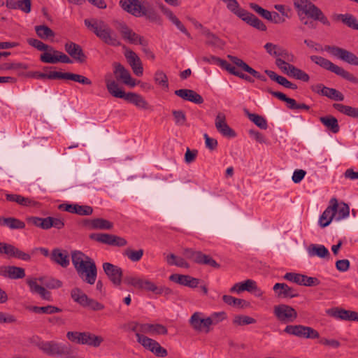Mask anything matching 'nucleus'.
Returning a JSON list of instances; mask_svg holds the SVG:
<instances>
[{
	"mask_svg": "<svg viewBox=\"0 0 358 358\" xmlns=\"http://www.w3.org/2000/svg\"><path fill=\"white\" fill-rule=\"evenodd\" d=\"M206 43L210 45L216 46V47H222L224 45L223 41L215 34L211 32H207L206 34Z\"/></svg>",
	"mask_w": 358,
	"mask_h": 358,
	"instance_id": "0e129e2a",
	"label": "nucleus"
},
{
	"mask_svg": "<svg viewBox=\"0 0 358 358\" xmlns=\"http://www.w3.org/2000/svg\"><path fill=\"white\" fill-rule=\"evenodd\" d=\"M324 50L333 56L350 65L358 66V57L350 51L337 46L331 45H326Z\"/></svg>",
	"mask_w": 358,
	"mask_h": 358,
	"instance_id": "6e6552de",
	"label": "nucleus"
},
{
	"mask_svg": "<svg viewBox=\"0 0 358 358\" xmlns=\"http://www.w3.org/2000/svg\"><path fill=\"white\" fill-rule=\"evenodd\" d=\"M124 56L131 67L134 73L137 76H141L143 73V68L142 62L136 53L130 49H127L124 52Z\"/></svg>",
	"mask_w": 358,
	"mask_h": 358,
	"instance_id": "4be33fe9",
	"label": "nucleus"
},
{
	"mask_svg": "<svg viewBox=\"0 0 358 358\" xmlns=\"http://www.w3.org/2000/svg\"><path fill=\"white\" fill-rule=\"evenodd\" d=\"M320 281L315 277H309L306 275L301 274L299 285L313 287L320 285Z\"/></svg>",
	"mask_w": 358,
	"mask_h": 358,
	"instance_id": "e2e57ef3",
	"label": "nucleus"
},
{
	"mask_svg": "<svg viewBox=\"0 0 358 358\" xmlns=\"http://www.w3.org/2000/svg\"><path fill=\"white\" fill-rule=\"evenodd\" d=\"M304 328H305V326L301 325V324H298V325H287L285 328L284 332L287 334L295 336H297V337L305 338V334H304L305 330H304Z\"/></svg>",
	"mask_w": 358,
	"mask_h": 358,
	"instance_id": "8fccbe9b",
	"label": "nucleus"
},
{
	"mask_svg": "<svg viewBox=\"0 0 358 358\" xmlns=\"http://www.w3.org/2000/svg\"><path fill=\"white\" fill-rule=\"evenodd\" d=\"M64 50L73 59L80 63H83L86 59L81 46L76 43L66 42L64 45Z\"/></svg>",
	"mask_w": 358,
	"mask_h": 358,
	"instance_id": "5701e85b",
	"label": "nucleus"
},
{
	"mask_svg": "<svg viewBox=\"0 0 358 358\" xmlns=\"http://www.w3.org/2000/svg\"><path fill=\"white\" fill-rule=\"evenodd\" d=\"M273 289L279 297L292 299L299 296V293L296 289L289 287L285 283H275Z\"/></svg>",
	"mask_w": 358,
	"mask_h": 358,
	"instance_id": "393cba45",
	"label": "nucleus"
},
{
	"mask_svg": "<svg viewBox=\"0 0 358 358\" xmlns=\"http://www.w3.org/2000/svg\"><path fill=\"white\" fill-rule=\"evenodd\" d=\"M223 2L227 4V8L234 15L240 18L243 16L246 10L241 8L236 0H225Z\"/></svg>",
	"mask_w": 358,
	"mask_h": 358,
	"instance_id": "09e8293b",
	"label": "nucleus"
},
{
	"mask_svg": "<svg viewBox=\"0 0 358 358\" xmlns=\"http://www.w3.org/2000/svg\"><path fill=\"white\" fill-rule=\"evenodd\" d=\"M320 122L332 133L336 134L340 130L338 120L331 115L324 116L320 118Z\"/></svg>",
	"mask_w": 358,
	"mask_h": 358,
	"instance_id": "a19ab883",
	"label": "nucleus"
},
{
	"mask_svg": "<svg viewBox=\"0 0 358 358\" xmlns=\"http://www.w3.org/2000/svg\"><path fill=\"white\" fill-rule=\"evenodd\" d=\"M334 20L341 21L348 27L358 30V20L352 14H336L334 15Z\"/></svg>",
	"mask_w": 358,
	"mask_h": 358,
	"instance_id": "58836bf2",
	"label": "nucleus"
},
{
	"mask_svg": "<svg viewBox=\"0 0 358 358\" xmlns=\"http://www.w3.org/2000/svg\"><path fill=\"white\" fill-rule=\"evenodd\" d=\"M310 59L313 62L319 65L322 68L333 72L337 76H339L352 83H358V78L353 74L345 70L343 68L334 64L330 60L317 55H312Z\"/></svg>",
	"mask_w": 358,
	"mask_h": 358,
	"instance_id": "20e7f679",
	"label": "nucleus"
},
{
	"mask_svg": "<svg viewBox=\"0 0 358 358\" xmlns=\"http://www.w3.org/2000/svg\"><path fill=\"white\" fill-rule=\"evenodd\" d=\"M249 6L253 11H255L264 19L268 21L269 20V19H271V11L263 8L262 7H261L260 6L255 3H250L249 4Z\"/></svg>",
	"mask_w": 358,
	"mask_h": 358,
	"instance_id": "13d9d810",
	"label": "nucleus"
},
{
	"mask_svg": "<svg viewBox=\"0 0 358 358\" xmlns=\"http://www.w3.org/2000/svg\"><path fill=\"white\" fill-rule=\"evenodd\" d=\"M244 291L252 293L256 296H261L263 294V292L257 287V282L251 279L237 282L230 289L231 292L241 293Z\"/></svg>",
	"mask_w": 358,
	"mask_h": 358,
	"instance_id": "f8f14e48",
	"label": "nucleus"
},
{
	"mask_svg": "<svg viewBox=\"0 0 358 358\" xmlns=\"http://www.w3.org/2000/svg\"><path fill=\"white\" fill-rule=\"evenodd\" d=\"M104 81L106 89L110 95L115 98L123 99L126 93L119 87L117 80L113 78L112 73H106L104 76Z\"/></svg>",
	"mask_w": 358,
	"mask_h": 358,
	"instance_id": "412c9836",
	"label": "nucleus"
},
{
	"mask_svg": "<svg viewBox=\"0 0 358 358\" xmlns=\"http://www.w3.org/2000/svg\"><path fill=\"white\" fill-rule=\"evenodd\" d=\"M215 125L217 130L224 136L228 138H235L236 133L232 129L226 122V116L223 113H218L215 121Z\"/></svg>",
	"mask_w": 358,
	"mask_h": 358,
	"instance_id": "aec40b11",
	"label": "nucleus"
},
{
	"mask_svg": "<svg viewBox=\"0 0 358 358\" xmlns=\"http://www.w3.org/2000/svg\"><path fill=\"white\" fill-rule=\"evenodd\" d=\"M92 259L85 255L83 252L78 250L71 252V260L75 269L81 270L84 268L87 262H90Z\"/></svg>",
	"mask_w": 358,
	"mask_h": 358,
	"instance_id": "f704fd0d",
	"label": "nucleus"
},
{
	"mask_svg": "<svg viewBox=\"0 0 358 358\" xmlns=\"http://www.w3.org/2000/svg\"><path fill=\"white\" fill-rule=\"evenodd\" d=\"M86 341L87 343H85V345L97 348L100 346L103 339L101 336H96L89 331H86Z\"/></svg>",
	"mask_w": 358,
	"mask_h": 358,
	"instance_id": "4d7b16f0",
	"label": "nucleus"
},
{
	"mask_svg": "<svg viewBox=\"0 0 358 358\" xmlns=\"http://www.w3.org/2000/svg\"><path fill=\"white\" fill-rule=\"evenodd\" d=\"M162 13L169 18V20L176 26V27L183 34H185L187 37L190 38L191 35L185 28V27L182 24V23L179 20V19L173 14V13L165 6H162L161 7Z\"/></svg>",
	"mask_w": 358,
	"mask_h": 358,
	"instance_id": "473e14b6",
	"label": "nucleus"
},
{
	"mask_svg": "<svg viewBox=\"0 0 358 358\" xmlns=\"http://www.w3.org/2000/svg\"><path fill=\"white\" fill-rule=\"evenodd\" d=\"M103 269L108 279L115 286H120L122 281V269L111 263L105 262L103 264Z\"/></svg>",
	"mask_w": 358,
	"mask_h": 358,
	"instance_id": "dca6fc26",
	"label": "nucleus"
},
{
	"mask_svg": "<svg viewBox=\"0 0 358 358\" xmlns=\"http://www.w3.org/2000/svg\"><path fill=\"white\" fill-rule=\"evenodd\" d=\"M38 348L49 356H62L69 353V348L64 344L54 341H41L37 343Z\"/></svg>",
	"mask_w": 358,
	"mask_h": 358,
	"instance_id": "39448f33",
	"label": "nucleus"
},
{
	"mask_svg": "<svg viewBox=\"0 0 358 358\" xmlns=\"http://www.w3.org/2000/svg\"><path fill=\"white\" fill-rule=\"evenodd\" d=\"M35 31L37 36L43 39L47 40L55 36V32L46 25H38L35 27Z\"/></svg>",
	"mask_w": 358,
	"mask_h": 358,
	"instance_id": "49530a36",
	"label": "nucleus"
},
{
	"mask_svg": "<svg viewBox=\"0 0 358 358\" xmlns=\"http://www.w3.org/2000/svg\"><path fill=\"white\" fill-rule=\"evenodd\" d=\"M71 297L72 299L83 307L88 300V296L80 288L75 287L71 291Z\"/></svg>",
	"mask_w": 358,
	"mask_h": 358,
	"instance_id": "a18cd8bd",
	"label": "nucleus"
},
{
	"mask_svg": "<svg viewBox=\"0 0 358 358\" xmlns=\"http://www.w3.org/2000/svg\"><path fill=\"white\" fill-rule=\"evenodd\" d=\"M120 6L124 10L135 17H145L152 22L160 20L157 11L148 2L142 3L139 0H120Z\"/></svg>",
	"mask_w": 358,
	"mask_h": 358,
	"instance_id": "f03ea898",
	"label": "nucleus"
},
{
	"mask_svg": "<svg viewBox=\"0 0 358 358\" xmlns=\"http://www.w3.org/2000/svg\"><path fill=\"white\" fill-rule=\"evenodd\" d=\"M166 262L169 265H175L180 268H188L189 264L185 261V259L180 257H177L174 254H170L166 257Z\"/></svg>",
	"mask_w": 358,
	"mask_h": 358,
	"instance_id": "3c124183",
	"label": "nucleus"
},
{
	"mask_svg": "<svg viewBox=\"0 0 358 358\" xmlns=\"http://www.w3.org/2000/svg\"><path fill=\"white\" fill-rule=\"evenodd\" d=\"M143 253L144 251L143 249H139L138 250L127 249L124 252V255L127 256L131 262H136L141 260Z\"/></svg>",
	"mask_w": 358,
	"mask_h": 358,
	"instance_id": "680f3d73",
	"label": "nucleus"
},
{
	"mask_svg": "<svg viewBox=\"0 0 358 358\" xmlns=\"http://www.w3.org/2000/svg\"><path fill=\"white\" fill-rule=\"evenodd\" d=\"M29 309L31 310H32L33 312H34L36 313H38V314H41V313L53 314V313H59L62 311V309H60L56 306H50V305H48L46 306H43V307L31 306Z\"/></svg>",
	"mask_w": 358,
	"mask_h": 358,
	"instance_id": "864d4df0",
	"label": "nucleus"
},
{
	"mask_svg": "<svg viewBox=\"0 0 358 358\" xmlns=\"http://www.w3.org/2000/svg\"><path fill=\"white\" fill-rule=\"evenodd\" d=\"M276 57H280L282 60H285V62H294L295 60V57L294 55L282 47H280V50H278Z\"/></svg>",
	"mask_w": 358,
	"mask_h": 358,
	"instance_id": "774afa93",
	"label": "nucleus"
},
{
	"mask_svg": "<svg viewBox=\"0 0 358 358\" xmlns=\"http://www.w3.org/2000/svg\"><path fill=\"white\" fill-rule=\"evenodd\" d=\"M113 68V73L117 81H121L131 87L136 85V82L131 78L129 71L123 65L120 63H114Z\"/></svg>",
	"mask_w": 358,
	"mask_h": 358,
	"instance_id": "a211bd4d",
	"label": "nucleus"
},
{
	"mask_svg": "<svg viewBox=\"0 0 358 358\" xmlns=\"http://www.w3.org/2000/svg\"><path fill=\"white\" fill-rule=\"evenodd\" d=\"M327 313L328 315L336 319L345 321L358 322V313L355 311L348 310L336 307L329 309Z\"/></svg>",
	"mask_w": 358,
	"mask_h": 358,
	"instance_id": "6ab92c4d",
	"label": "nucleus"
},
{
	"mask_svg": "<svg viewBox=\"0 0 358 358\" xmlns=\"http://www.w3.org/2000/svg\"><path fill=\"white\" fill-rule=\"evenodd\" d=\"M141 327L142 334H162L165 335L167 334V329L162 324H148L145 323L143 324Z\"/></svg>",
	"mask_w": 358,
	"mask_h": 358,
	"instance_id": "4c0bfd02",
	"label": "nucleus"
},
{
	"mask_svg": "<svg viewBox=\"0 0 358 358\" xmlns=\"http://www.w3.org/2000/svg\"><path fill=\"white\" fill-rule=\"evenodd\" d=\"M116 29L125 41L134 45H143L145 38L135 33L126 23L119 22Z\"/></svg>",
	"mask_w": 358,
	"mask_h": 358,
	"instance_id": "9b49d317",
	"label": "nucleus"
},
{
	"mask_svg": "<svg viewBox=\"0 0 358 358\" xmlns=\"http://www.w3.org/2000/svg\"><path fill=\"white\" fill-rule=\"evenodd\" d=\"M155 81L157 84L163 87H168V78L166 75L161 70H157L155 73Z\"/></svg>",
	"mask_w": 358,
	"mask_h": 358,
	"instance_id": "69168bd1",
	"label": "nucleus"
},
{
	"mask_svg": "<svg viewBox=\"0 0 358 358\" xmlns=\"http://www.w3.org/2000/svg\"><path fill=\"white\" fill-rule=\"evenodd\" d=\"M8 278L10 279H21L25 276L24 269L15 266H8Z\"/></svg>",
	"mask_w": 358,
	"mask_h": 358,
	"instance_id": "bf43d9fd",
	"label": "nucleus"
},
{
	"mask_svg": "<svg viewBox=\"0 0 358 358\" xmlns=\"http://www.w3.org/2000/svg\"><path fill=\"white\" fill-rule=\"evenodd\" d=\"M6 199L8 201L15 202L23 207L38 208L41 205L39 202L35 201L32 198L25 197L20 194H6Z\"/></svg>",
	"mask_w": 358,
	"mask_h": 358,
	"instance_id": "b1692460",
	"label": "nucleus"
},
{
	"mask_svg": "<svg viewBox=\"0 0 358 358\" xmlns=\"http://www.w3.org/2000/svg\"><path fill=\"white\" fill-rule=\"evenodd\" d=\"M175 94L184 100L189 101L196 104H201L203 102V97L192 90H178L175 91Z\"/></svg>",
	"mask_w": 358,
	"mask_h": 358,
	"instance_id": "bb28decb",
	"label": "nucleus"
},
{
	"mask_svg": "<svg viewBox=\"0 0 358 358\" xmlns=\"http://www.w3.org/2000/svg\"><path fill=\"white\" fill-rule=\"evenodd\" d=\"M84 268L81 270H77L78 275L90 285H94L96 282L97 276V268L93 259L87 262Z\"/></svg>",
	"mask_w": 358,
	"mask_h": 358,
	"instance_id": "2eb2a0df",
	"label": "nucleus"
},
{
	"mask_svg": "<svg viewBox=\"0 0 358 358\" xmlns=\"http://www.w3.org/2000/svg\"><path fill=\"white\" fill-rule=\"evenodd\" d=\"M189 279V275H188L172 274L169 276L170 280L187 287L188 285Z\"/></svg>",
	"mask_w": 358,
	"mask_h": 358,
	"instance_id": "338daca9",
	"label": "nucleus"
},
{
	"mask_svg": "<svg viewBox=\"0 0 358 358\" xmlns=\"http://www.w3.org/2000/svg\"><path fill=\"white\" fill-rule=\"evenodd\" d=\"M123 99L141 109H148V103L140 94L134 92L126 93Z\"/></svg>",
	"mask_w": 358,
	"mask_h": 358,
	"instance_id": "72a5a7b5",
	"label": "nucleus"
},
{
	"mask_svg": "<svg viewBox=\"0 0 358 358\" xmlns=\"http://www.w3.org/2000/svg\"><path fill=\"white\" fill-rule=\"evenodd\" d=\"M350 215V208L345 203L338 204V208L336 213L335 220L337 221L347 218Z\"/></svg>",
	"mask_w": 358,
	"mask_h": 358,
	"instance_id": "6e6d98bb",
	"label": "nucleus"
},
{
	"mask_svg": "<svg viewBox=\"0 0 358 358\" xmlns=\"http://www.w3.org/2000/svg\"><path fill=\"white\" fill-rule=\"evenodd\" d=\"M6 255L8 258H17L23 261L29 262L31 256L11 244L0 242V255Z\"/></svg>",
	"mask_w": 358,
	"mask_h": 358,
	"instance_id": "4468645a",
	"label": "nucleus"
},
{
	"mask_svg": "<svg viewBox=\"0 0 358 358\" xmlns=\"http://www.w3.org/2000/svg\"><path fill=\"white\" fill-rule=\"evenodd\" d=\"M241 19L258 30L264 31L267 29L266 26L262 20L248 10H245L243 16H242Z\"/></svg>",
	"mask_w": 358,
	"mask_h": 358,
	"instance_id": "c756f323",
	"label": "nucleus"
},
{
	"mask_svg": "<svg viewBox=\"0 0 358 358\" xmlns=\"http://www.w3.org/2000/svg\"><path fill=\"white\" fill-rule=\"evenodd\" d=\"M227 57L234 65L241 69L242 71L250 73L253 77L257 78V76L259 75V72L250 67L243 59L230 55H227Z\"/></svg>",
	"mask_w": 358,
	"mask_h": 358,
	"instance_id": "e433bc0d",
	"label": "nucleus"
},
{
	"mask_svg": "<svg viewBox=\"0 0 358 358\" xmlns=\"http://www.w3.org/2000/svg\"><path fill=\"white\" fill-rule=\"evenodd\" d=\"M137 341L157 357H165L168 355L167 350L162 347L158 342L141 334H137Z\"/></svg>",
	"mask_w": 358,
	"mask_h": 358,
	"instance_id": "0eeeda50",
	"label": "nucleus"
},
{
	"mask_svg": "<svg viewBox=\"0 0 358 358\" xmlns=\"http://www.w3.org/2000/svg\"><path fill=\"white\" fill-rule=\"evenodd\" d=\"M333 107L340 113L350 117L358 118V108L341 103H334Z\"/></svg>",
	"mask_w": 358,
	"mask_h": 358,
	"instance_id": "c03bdc74",
	"label": "nucleus"
},
{
	"mask_svg": "<svg viewBox=\"0 0 358 358\" xmlns=\"http://www.w3.org/2000/svg\"><path fill=\"white\" fill-rule=\"evenodd\" d=\"M322 96L336 101H342L345 99L344 95L341 92L334 88H330L326 86L325 88L323 89Z\"/></svg>",
	"mask_w": 358,
	"mask_h": 358,
	"instance_id": "de8ad7c7",
	"label": "nucleus"
},
{
	"mask_svg": "<svg viewBox=\"0 0 358 358\" xmlns=\"http://www.w3.org/2000/svg\"><path fill=\"white\" fill-rule=\"evenodd\" d=\"M0 225L8 227L10 229H22L25 227V223L15 217H0Z\"/></svg>",
	"mask_w": 358,
	"mask_h": 358,
	"instance_id": "ea45409f",
	"label": "nucleus"
},
{
	"mask_svg": "<svg viewBox=\"0 0 358 358\" xmlns=\"http://www.w3.org/2000/svg\"><path fill=\"white\" fill-rule=\"evenodd\" d=\"M222 300L224 301V303L229 306L238 308L243 307L244 305L247 303V302L245 300L237 299L230 295H224L222 296Z\"/></svg>",
	"mask_w": 358,
	"mask_h": 358,
	"instance_id": "052dcab7",
	"label": "nucleus"
},
{
	"mask_svg": "<svg viewBox=\"0 0 358 358\" xmlns=\"http://www.w3.org/2000/svg\"><path fill=\"white\" fill-rule=\"evenodd\" d=\"M202 60L207 63H214L217 65L220 66L222 69L228 71L231 64L228 63L227 61L217 57L211 55L210 57H203Z\"/></svg>",
	"mask_w": 358,
	"mask_h": 358,
	"instance_id": "5fc2aeb1",
	"label": "nucleus"
},
{
	"mask_svg": "<svg viewBox=\"0 0 358 358\" xmlns=\"http://www.w3.org/2000/svg\"><path fill=\"white\" fill-rule=\"evenodd\" d=\"M338 208V201L336 198L331 199L329 206L324 210L319 218V225L321 227H326L330 224L336 216Z\"/></svg>",
	"mask_w": 358,
	"mask_h": 358,
	"instance_id": "f3484780",
	"label": "nucleus"
},
{
	"mask_svg": "<svg viewBox=\"0 0 358 358\" xmlns=\"http://www.w3.org/2000/svg\"><path fill=\"white\" fill-rule=\"evenodd\" d=\"M196 264H202V265H208L211 267L218 268H220V264L217 263V262L213 259L210 255H205L200 252Z\"/></svg>",
	"mask_w": 358,
	"mask_h": 358,
	"instance_id": "603ef678",
	"label": "nucleus"
},
{
	"mask_svg": "<svg viewBox=\"0 0 358 358\" xmlns=\"http://www.w3.org/2000/svg\"><path fill=\"white\" fill-rule=\"evenodd\" d=\"M245 113L248 119L252 122L256 126L262 129H266L268 127L267 120L262 115L251 113L247 109H245Z\"/></svg>",
	"mask_w": 358,
	"mask_h": 358,
	"instance_id": "37998d69",
	"label": "nucleus"
},
{
	"mask_svg": "<svg viewBox=\"0 0 358 358\" xmlns=\"http://www.w3.org/2000/svg\"><path fill=\"white\" fill-rule=\"evenodd\" d=\"M273 314L277 320L282 324L294 322L298 316L296 310L286 304L274 306Z\"/></svg>",
	"mask_w": 358,
	"mask_h": 358,
	"instance_id": "423d86ee",
	"label": "nucleus"
},
{
	"mask_svg": "<svg viewBox=\"0 0 358 358\" xmlns=\"http://www.w3.org/2000/svg\"><path fill=\"white\" fill-rule=\"evenodd\" d=\"M86 224L91 229L108 230L113 227V222L103 218L88 220Z\"/></svg>",
	"mask_w": 358,
	"mask_h": 358,
	"instance_id": "c9c22d12",
	"label": "nucleus"
},
{
	"mask_svg": "<svg viewBox=\"0 0 358 358\" xmlns=\"http://www.w3.org/2000/svg\"><path fill=\"white\" fill-rule=\"evenodd\" d=\"M140 289L153 292L155 294L169 295L172 293V290L169 287L163 286L158 287L150 280L143 279H142Z\"/></svg>",
	"mask_w": 358,
	"mask_h": 358,
	"instance_id": "a878e982",
	"label": "nucleus"
},
{
	"mask_svg": "<svg viewBox=\"0 0 358 358\" xmlns=\"http://www.w3.org/2000/svg\"><path fill=\"white\" fill-rule=\"evenodd\" d=\"M189 323L190 326L196 331H209L210 326L212 325V321L210 318H203V313L195 312L189 318Z\"/></svg>",
	"mask_w": 358,
	"mask_h": 358,
	"instance_id": "ddd939ff",
	"label": "nucleus"
},
{
	"mask_svg": "<svg viewBox=\"0 0 358 358\" xmlns=\"http://www.w3.org/2000/svg\"><path fill=\"white\" fill-rule=\"evenodd\" d=\"M266 92L273 95V96L278 98L280 101L286 102L288 108L291 110H296L297 103L294 99L287 97L282 92L273 91L271 88H268L266 90Z\"/></svg>",
	"mask_w": 358,
	"mask_h": 358,
	"instance_id": "79ce46f5",
	"label": "nucleus"
},
{
	"mask_svg": "<svg viewBox=\"0 0 358 358\" xmlns=\"http://www.w3.org/2000/svg\"><path fill=\"white\" fill-rule=\"evenodd\" d=\"M86 27L103 43L117 47L122 45L117 34L103 20L91 17L84 20Z\"/></svg>",
	"mask_w": 358,
	"mask_h": 358,
	"instance_id": "f257e3e1",
	"label": "nucleus"
},
{
	"mask_svg": "<svg viewBox=\"0 0 358 358\" xmlns=\"http://www.w3.org/2000/svg\"><path fill=\"white\" fill-rule=\"evenodd\" d=\"M4 4L8 9H18L25 13H29L31 9V0H6Z\"/></svg>",
	"mask_w": 358,
	"mask_h": 358,
	"instance_id": "cd10ccee",
	"label": "nucleus"
},
{
	"mask_svg": "<svg viewBox=\"0 0 358 358\" xmlns=\"http://www.w3.org/2000/svg\"><path fill=\"white\" fill-rule=\"evenodd\" d=\"M27 43L29 45L40 51H46L41 55L40 60L43 63L57 64L62 62L71 64L73 61L62 52L55 50L52 46L45 44L36 38H28Z\"/></svg>",
	"mask_w": 358,
	"mask_h": 358,
	"instance_id": "7ed1b4c3",
	"label": "nucleus"
},
{
	"mask_svg": "<svg viewBox=\"0 0 358 358\" xmlns=\"http://www.w3.org/2000/svg\"><path fill=\"white\" fill-rule=\"evenodd\" d=\"M47 79L50 80H56V79H64V80H71L83 85H92V81L88 78L83 76L80 74H76L73 73L69 72H59V71H50L48 73H46Z\"/></svg>",
	"mask_w": 358,
	"mask_h": 358,
	"instance_id": "9d476101",
	"label": "nucleus"
},
{
	"mask_svg": "<svg viewBox=\"0 0 358 358\" xmlns=\"http://www.w3.org/2000/svg\"><path fill=\"white\" fill-rule=\"evenodd\" d=\"M50 259L63 268H66L70 264L67 252L66 251L62 252L59 248L52 250L50 255Z\"/></svg>",
	"mask_w": 358,
	"mask_h": 358,
	"instance_id": "7c9ffc66",
	"label": "nucleus"
},
{
	"mask_svg": "<svg viewBox=\"0 0 358 358\" xmlns=\"http://www.w3.org/2000/svg\"><path fill=\"white\" fill-rule=\"evenodd\" d=\"M36 280L34 278L27 280V281L31 292L38 294L43 299L50 301L51 299V293L46 290L44 287L38 285Z\"/></svg>",
	"mask_w": 358,
	"mask_h": 358,
	"instance_id": "c85d7f7f",
	"label": "nucleus"
},
{
	"mask_svg": "<svg viewBox=\"0 0 358 358\" xmlns=\"http://www.w3.org/2000/svg\"><path fill=\"white\" fill-rule=\"evenodd\" d=\"M90 238L97 242L112 246L122 247L127 244L125 238L109 234H91Z\"/></svg>",
	"mask_w": 358,
	"mask_h": 358,
	"instance_id": "1a4fd4ad",
	"label": "nucleus"
},
{
	"mask_svg": "<svg viewBox=\"0 0 358 358\" xmlns=\"http://www.w3.org/2000/svg\"><path fill=\"white\" fill-rule=\"evenodd\" d=\"M310 257H318L323 259H329L330 253L328 249L323 245L311 244L307 248Z\"/></svg>",
	"mask_w": 358,
	"mask_h": 358,
	"instance_id": "2f4dec72",
	"label": "nucleus"
}]
</instances>
